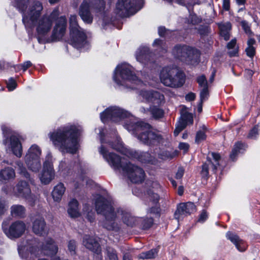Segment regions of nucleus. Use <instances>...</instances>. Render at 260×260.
<instances>
[{"label":"nucleus","mask_w":260,"mask_h":260,"mask_svg":"<svg viewBox=\"0 0 260 260\" xmlns=\"http://www.w3.org/2000/svg\"><path fill=\"white\" fill-rule=\"evenodd\" d=\"M81 131L74 125H68L49 134L54 146L62 152L75 154L78 148V137Z\"/></svg>","instance_id":"f257e3e1"},{"label":"nucleus","mask_w":260,"mask_h":260,"mask_svg":"<svg viewBox=\"0 0 260 260\" xmlns=\"http://www.w3.org/2000/svg\"><path fill=\"white\" fill-rule=\"evenodd\" d=\"M99 152L114 170L122 169L132 182L140 183L144 180L145 173L142 168L130 162L122 165L121 157L115 153L109 152L103 145L99 148Z\"/></svg>","instance_id":"f03ea898"},{"label":"nucleus","mask_w":260,"mask_h":260,"mask_svg":"<svg viewBox=\"0 0 260 260\" xmlns=\"http://www.w3.org/2000/svg\"><path fill=\"white\" fill-rule=\"evenodd\" d=\"M95 208L98 214H102L105 217L103 226L108 231L119 232L121 228L115 222L117 217L111 203L105 198L99 195L95 200Z\"/></svg>","instance_id":"7ed1b4c3"},{"label":"nucleus","mask_w":260,"mask_h":260,"mask_svg":"<svg viewBox=\"0 0 260 260\" xmlns=\"http://www.w3.org/2000/svg\"><path fill=\"white\" fill-rule=\"evenodd\" d=\"M133 68L126 63L118 65L115 69L113 79L119 85L128 86L131 89H137L136 85H142L143 82L136 75Z\"/></svg>","instance_id":"20e7f679"},{"label":"nucleus","mask_w":260,"mask_h":260,"mask_svg":"<svg viewBox=\"0 0 260 260\" xmlns=\"http://www.w3.org/2000/svg\"><path fill=\"white\" fill-rule=\"evenodd\" d=\"M150 125L144 122H137L134 125L136 137L144 144L155 146L164 143V138L160 134L150 130Z\"/></svg>","instance_id":"39448f33"},{"label":"nucleus","mask_w":260,"mask_h":260,"mask_svg":"<svg viewBox=\"0 0 260 260\" xmlns=\"http://www.w3.org/2000/svg\"><path fill=\"white\" fill-rule=\"evenodd\" d=\"M29 0H18L15 2L14 6L23 14L22 22L26 26L28 23L34 25L41 15L43 10L42 4L38 1L34 2L30 6L27 14L25 13L29 4Z\"/></svg>","instance_id":"423d86ee"},{"label":"nucleus","mask_w":260,"mask_h":260,"mask_svg":"<svg viewBox=\"0 0 260 260\" xmlns=\"http://www.w3.org/2000/svg\"><path fill=\"white\" fill-rule=\"evenodd\" d=\"M160 79L165 86L178 88L181 87L185 82V74L176 68L166 67L160 73Z\"/></svg>","instance_id":"0eeeda50"},{"label":"nucleus","mask_w":260,"mask_h":260,"mask_svg":"<svg viewBox=\"0 0 260 260\" xmlns=\"http://www.w3.org/2000/svg\"><path fill=\"white\" fill-rule=\"evenodd\" d=\"M70 24L71 44L76 48H81L86 43V36L77 23L76 15H71Z\"/></svg>","instance_id":"6e6552de"},{"label":"nucleus","mask_w":260,"mask_h":260,"mask_svg":"<svg viewBox=\"0 0 260 260\" xmlns=\"http://www.w3.org/2000/svg\"><path fill=\"white\" fill-rule=\"evenodd\" d=\"M105 3L104 0H85L80 6L79 15L86 23L90 24L93 21V16L90 12V8L96 10L98 12L103 10Z\"/></svg>","instance_id":"1a4fd4ad"},{"label":"nucleus","mask_w":260,"mask_h":260,"mask_svg":"<svg viewBox=\"0 0 260 260\" xmlns=\"http://www.w3.org/2000/svg\"><path fill=\"white\" fill-rule=\"evenodd\" d=\"M142 0H117L115 13L121 18L128 17L138 10Z\"/></svg>","instance_id":"9d476101"},{"label":"nucleus","mask_w":260,"mask_h":260,"mask_svg":"<svg viewBox=\"0 0 260 260\" xmlns=\"http://www.w3.org/2000/svg\"><path fill=\"white\" fill-rule=\"evenodd\" d=\"M2 130L5 139L3 141L5 145L10 143L11 150L14 155L18 157L22 155V148L17 136L13 135L11 129L5 125L2 126Z\"/></svg>","instance_id":"9b49d317"},{"label":"nucleus","mask_w":260,"mask_h":260,"mask_svg":"<svg viewBox=\"0 0 260 260\" xmlns=\"http://www.w3.org/2000/svg\"><path fill=\"white\" fill-rule=\"evenodd\" d=\"M41 150L37 145H32L28 149L25 156V161L28 169L33 172H37L41 168L40 160Z\"/></svg>","instance_id":"f8f14e48"},{"label":"nucleus","mask_w":260,"mask_h":260,"mask_svg":"<svg viewBox=\"0 0 260 260\" xmlns=\"http://www.w3.org/2000/svg\"><path fill=\"white\" fill-rule=\"evenodd\" d=\"M129 113L118 107L113 106L107 108L101 113L100 118L103 122H106L110 120L117 122L120 120L128 117Z\"/></svg>","instance_id":"ddd939ff"},{"label":"nucleus","mask_w":260,"mask_h":260,"mask_svg":"<svg viewBox=\"0 0 260 260\" xmlns=\"http://www.w3.org/2000/svg\"><path fill=\"white\" fill-rule=\"evenodd\" d=\"M2 230L5 235L11 239L20 237L26 230V225L22 221L17 220L13 222L8 228L6 222L2 223Z\"/></svg>","instance_id":"4468645a"},{"label":"nucleus","mask_w":260,"mask_h":260,"mask_svg":"<svg viewBox=\"0 0 260 260\" xmlns=\"http://www.w3.org/2000/svg\"><path fill=\"white\" fill-rule=\"evenodd\" d=\"M35 238L28 239L26 244H23L18 246V253L20 256L27 260H30L37 256L39 247Z\"/></svg>","instance_id":"2eb2a0df"},{"label":"nucleus","mask_w":260,"mask_h":260,"mask_svg":"<svg viewBox=\"0 0 260 260\" xmlns=\"http://www.w3.org/2000/svg\"><path fill=\"white\" fill-rule=\"evenodd\" d=\"M195 49L187 45H176L172 50L174 57L183 62H189L193 58Z\"/></svg>","instance_id":"dca6fc26"},{"label":"nucleus","mask_w":260,"mask_h":260,"mask_svg":"<svg viewBox=\"0 0 260 260\" xmlns=\"http://www.w3.org/2000/svg\"><path fill=\"white\" fill-rule=\"evenodd\" d=\"M15 192L17 196L24 198L29 204L33 206L36 198L31 193L28 183L24 181H20L16 185Z\"/></svg>","instance_id":"f3484780"},{"label":"nucleus","mask_w":260,"mask_h":260,"mask_svg":"<svg viewBox=\"0 0 260 260\" xmlns=\"http://www.w3.org/2000/svg\"><path fill=\"white\" fill-rule=\"evenodd\" d=\"M54 176L55 172L53 169L52 156L50 154H48L43 163V171L40 176V180L42 183L48 184L54 179Z\"/></svg>","instance_id":"a211bd4d"},{"label":"nucleus","mask_w":260,"mask_h":260,"mask_svg":"<svg viewBox=\"0 0 260 260\" xmlns=\"http://www.w3.org/2000/svg\"><path fill=\"white\" fill-rule=\"evenodd\" d=\"M129 158H136L142 163L155 164L156 158L147 152H139L133 150H126L124 153Z\"/></svg>","instance_id":"6ab92c4d"},{"label":"nucleus","mask_w":260,"mask_h":260,"mask_svg":"<svg viewBox=\"0 0 260 260\" xmlns=\"http://www.w3.org/2000/svg\"><path fill=\"white\" fill-rule=\"evenodd\" d=\"M196 211V207L193 203L187 202L179 204L174 213L175 219L179 220L184 216L189 215Z\"/></svg>","instance_id":"aec40b11"},{"label":"nucleus","mask_w":260,"mask_h":260,"mask_svg":"<svg viewBox=\"0 0 260 260\" xmlns=\"http://www.w3.org/2000/svg\"><path fill=\"white\" fill-rule=\"evenodd\" d=\"M211 155L214 161H212L211 158L208 157L207 162L204 163L202 165L201 175L203 178H207L208 177L209 166L211 167L212 171L215 173L217 167L219 165V160L220 159L219 154L212 152Z\"/></svg>","instance_id":"412c9836"},{"label":"nucleus","mask_w":260,"mask_h":260,"mask_svg":"<svg viewBox=\"0 0 260 260\" xmlns=\"http://www.w3.org/2000/svg\"><path fill=\"white\" fill-rule=\"evenodd\" d=\"M193 121L192 115L186 111L182 110L181 111V117L176 124V127L174 131V135L175 137L183 131L187 124H192Z\"/></svg>","instance_id":"4be33fe9"},{"label":"nucleus","mask_w":260,"mask_h":260,"mask_svg":"<svg viewBox=\"0 0 260 260\" xmlns=\"http://www.w3.org/2000/svg\"><path fill=\"white\" fill-rule=\"evenodd\" d=\"M147 195L152 206L147 209V214H152L155 217L160 216V209L158 204L159 196L157 193H154L153 190L149 189L147 191Z\"/></svg>","instance_id":"5701e85b"},{"label":"nucleus","mask_w":260,"mask_h":260,"mask_svg":"<svg viewBox=\"0 0 260 260\" xmlns=\"http://www.w3.org/2000/svg\"><path fill=\"white\" fill-rule=\"evenodd\" d=\"M67 22L66 17L64 16L57 19L51 36L53 41H56L62 38L66 29Z\"/></svg>","instance_id":"b1692460"},{"label":"nucleus","mask_w":260,"mask_h":260,"mask_svg":"<svg viewBox=\"0 0 260 260\" xmlns=\"http://www.w3.org/2000/svg\"><path fill=\"white\" fill-rule=\"evenodd\" d=\"M55 13L54 11L53 12L50 17L46 15L43 16L39 20L37 27V31L39 35H45L50 31L52 25V20L51 18H53Z\"/></svg>","instance_id":"393cba45"},{"label":"nucleus","mask_w":260,"mask_h":260,"mask_svg":"<svg viewBox=\"0 0 260 260\" xmlns=\"http://www.w3.org/2000/svg\"><path fill=\"white\" fill-rule=\"evenodd\" d=\"M83 245L88 249L97 254H101L102 248L98 240L88 235L83 238Z\"/></svg>","instance_id":"a878e982"},{"label":"nucleus","mask_w":260,"mask_h":260,"mask_svg":"<svg viewBox=\"0 0 260 260\" xmlns=\"http://www.w3.org/2000/svg\"><path fill=\"white\" fill-rule=\"evenodd\" d=\"M152 55L153 54L149 51L148 47H142L137 52L136 58L138 61L148 65L149 62H153Z\"/></svg>","instance_id":"bb28decb"},{"label":"nucleus","mask_w":260,"mask_h":260,"mask_svg":"<svg viewBox=\"0 0 260 260\" xmlns=\"http://www.w3.org/2000/svg\"><path fill=\"white\" fill-rule=\"evenodd\" d=\"M226 237L235 245L239 251L244 252L246 250L247 244L235 233L229 231L226 233Z\"/></svg>","instance_id":"cd10ccee"},{"label":"nucleus","mask_w":260,"mask_h":260,"mask_svg":"<svg viewBox=\"0 0 260 260\" xmlns=\"http://www.w3.org/2000/svg\"><path fill=\"white\" fill-rule=\"evenodd\" d=\"M32 231L37 235L44 236L48 234V229L44 219L42 217L36 219L32 223Z\"/></svg>","instance_id":"c85d7f7f"},{"label":"nucleus","mask_w":260,"mask_h":260,"mask_svg":"<svg viewBox=\"0 0 260 260\" xmlns=\"http://www.w3.org/2000/svg\"><path fill=\"white\" fill-rule=\"evenodd\" d=\"M41 249L45 255L51 256L56 254L58 248L52 239L48 238L46 239L45 243L42 245Z\"/></svg>","instance_id":"c756f323"},{"label":"nucleus","mask_w":260,"mask_h":260,"mask_svg":"<svg viewBox=\"0 0 260 260\" xmlns=\"http://www.w3.org/2000/svg\"><path fill=\"white\" fill-rule=\"evenodd\" d=\"M68 213L72 218L80 216V213L79 209V203L77 200L73 199L69 203Z\"/></svg>","instance_id":"7c9ffc66"},{"label":"nucleus","mask_w":260,"mask_h":260,"mask_svg":"<svg viewBox=\"0 0 260 260\" xmlns=\"http://www.w3.org/2000/svg\"><path fill=\"white\" fill-rule=\"evenodd\" d=\"M66 190V187L62 183H59L54 186L52 192V196L53 200L56 202H59L64 194Z\"/></svg>","instance_id":"2f4dec72"},{"label":"nucleus","mask_w":260,"mask_h":260,"mask_svg":"<svg viewBox=\"0 0 260 260\" xmlns=\"http://www.w3.org/2000/svg\"><path fill=\"white\" fill-rule=\"evenodd\" d=\"M154 219L152 217H144L138 218L137 224L140 228L143 230L149 229L153 224Z\"/></svg>","instance_id":"473e14b6"},{"label":"nucleus","mask_w":260,"mask_h":260,"mask_svg":"<svg viewBox=\"0 0 260 260\" xmlns=\"http://www.w3.org/2000/svg\"><path fill=\"white\" fill-rule=\"evenodd\" d=\"M15 173L14 170L10 167H7L0 171V181H7L14 178Z\"/></svg>","instance_id":"72a5a7b5"},{"label":"nucleus","mask_w":260,"mask_h":260,"mask_svg":"<svg viewBox=\"0 0 260 260\" xmlns=\"http://www.w3.org/2000/svg\"><path fill=\"white\" fill-rule=\"evenodd\" d=\"M123 222L128 226L133 227L137 223L138 218L133 216L129 213L121 211Z\"/></svg>","instance_id":"f704fd0d"},{"label":"nucleus","mask_w":260,"mask_h":260,"mask_svg":"<svg viewBox=\"0 0 260 260\" xmlns=\"http://www.w3.org/2000/svg\"><path fill=\"white\" fill-rule=\"evenodd\" d=\"M25 208L21 205H14L11 207V214L15 217L22 218L25 215Z\"/></svg>","instance_id":"c9c22d12"},{"label":"nucleus","mask_w":260,"mask_h":260,"mask_svg":"<svg viewBox=\"0 0 260 260\" xmlns=\"http://www.w3.org/2000/svg\"><path fill=\"white\" fill-rule=\"evenodd\" d=\"M153 46L156 48V53L159 56L162 55L167 52V46L164 40L155 39L153 43Z\"/></svg>","instance_id":"e433bc0d"},{"label":"nucleus","mask_w":260,"mask_h":260,"mask_svg":"<svg viewBox=\"0 0 260 260\" xmlns=\"http://www.w3.org/2000/svg\"><path fill=\"white\" fill-rule=\"evenodd\" d=\"M15 168L17 170L18 173L21 176L28 179L30 183H33V180L30 178L29 174L28 173L26 168L24 166L23 164L20 160L15 162Z\"/></svg>","instance_id":"4c0bfd02"},{"label":"nucleus","mask_w":260,"mask_h":260,"mask_svg":"<svg viewBox=\"0 0 260 260\" xmlns=\"http://www.w3.org/2000/svg\"><path fill=\"white\" fill-rule=\"evenodd\" d=\"M159 252V248H155L150 249L149 251L140 253L138 257L139 259H152L155 258Z\"/></svg>","instance_id":"58836bf2"},{"label":"nucleus","mask_w":260,"mask_h":260,"mask_svg":"<svg viewBox=\"0 0 260 260\" xmlns=\"http://www.w3.org/2000/svg\"><path fill=\"white\" fill-rule=\"evenodd\" d=\"M226 48L230 51L228 54L230 57L236 56L238 54V46H237V40L234 38L232 39L226 45Z\"/></svg>","instance_id":"ea45409f"},{"label":"nucleus","mask_w":260,"mask_h":260,"mask_svg":"<svg viewBox=\"0 0 260 260\" xmlns=\"http://www.w3.org/2000/svg\"><path fill=\"white\" fill-rule=\"evenodd\" d=\"M220 34L225 41H228L230 38V31L232 26L230 23L228 22L220 26Z\"/></svg>","instance_id":"a19ab883"},{"label":"nucleus","mask_w":260,"mask_h":260,"mask_svg":"<svg viewBox=\"0 0 260 260\" xmlns=\"http://www.w3.org/2000/svg\"><path fill=\"white\" fill-rule=\"evenodd\" d=\"M245 145L243 143H242L241 142H237L236 143L234 148L232 149V152L230 154V158L231 159L234 161L236 159V156L239 153H243V151L242 150L243 149L244 150Z\"/></svg>","instance_id":"79ce46f5"},{"label":"nucleus","mask_w":260,"mask_h":260,"mask_svg":"<svg viewBox=\"0 0 260 260\" xmlns=\"http://www.w3.org/2000/svg\"><path fill=\"white\" fill-rule=\"evenodd\" d=\"M150 102L157 105H160L165 102L164 96L158 91H153Z\"/></svg>","instance_id":"37998d69"},{"label":"nucleus","mask_w":260,"mask_h":260,"mask_svg":"<svg viewBox=\"0 0 260 260\" xmlns=\"http://www.w3.org/2000/svg\"><path fill=\"white\" fill-rule=\"evenodd\" d=\"M150 111L152 117L155 119L161 118L163 117L165 113L164 111L157 106L150 107Z\"/></svg>","instance_id":"c03bdc74"},{"label":"nucleus","mask_w":260,"mask_h":260,"mask_svg":"<svg viewBox=\"0 0 260 260\" xmlns=\"http://www.w3.org/2000/svg\"><path fill=\"white\" fill-rule=\"evenodd\" d=\"M175 151H164L159 154V157L162 159H171L177 155Z\"/></svg>","instance_id":"a18cd8bd"},{"label":"nucleus","mask_w":260,"mask_h":260,"mask_svg":"<svg viewBox=\"0 0 260 260\" xmlns=\"http://www.w3.org/2000/svg\"><path fill=\"white\" fill-rule=\"evenodd\" d=\"M197 81L200 89L208 87V82L205 75H202L197 77Z\"/></svg>","instance_id":"49530a36"},{"label":"nucleus","mask_w":260,"mask_h":260,"mask_svg":"<svg viewBox=\"0 0 260 260\" xmlns=\"http://www.w3.org/2000/svg\"><path fill=\"white\" fill-rule=\"evenodd\" d=\"M77 243L74 240H71L68 242V250L71 255H74L76 253Z\"/></svg>","instance_id":"de8ad7c7"},{"label":"nucleus","mask_w":260,"mask_h":260,"mask_svg":"<svg viewBox=\"0 0 260 260\" xmlns=\"http://www.w3.org/2000/svg\"><path fill=\"white\" fill-rule=\"evenodd\" d=\"M153 91L152 90H142L139 92V96H141L144 100H145L147 102H150L151 98Z\"/></svg>","instance_id":"09e8293b"},{"label":"nucleus","mask_w":260,"mask_h":260,"mask_svg":"<svg viewBox=\"0 0 260 260\" xmlns=\"http://www.w3.org/2000/svg\"><path fill=\"white\" fill-rule=\"evenodd\" d=\"M107 256L109 260H119L117 251L113 248H107Z\"/></svg>","instance_id":"8fccbe9b"},{"label":"nucleus","mask_w":260,"mask_h":260,"mask_svg":"<svg viewBox=\"0 0 260 260\" xmlns=\"http://www.w3.org/2000/svg\"><path fill=\"white\" fill-rule=\"evenodd\" d=\"M241 26L244 30V32L248 35L249 36L253 35L252 31L251 30L250 26L247 21L243 20L241 22Z\"/></svg>","instance_id":"3c124183"},{"label":"nucleus","mask_w":260,"mask_h":260,"mask_svg":"<svg viewBox=\"0 0 260 260\" xmlns=\"http://www.w3.org/2000/svg\"><path fill=\"white\" fill-rule=\"evenodd\" d=\"M209 95L208 87L200 89V98L201 102H204L208 99Z\"/></svg>","instance_id":"603ef678"},{"label":"nucleus","mask_w":260,"mask_h":260,"mask_svg":"<svg viewBox=\"0 0 260 260\" xmlns=\"http://www.w3.org/2000/svg\"><path fill=\"white\" fill-rule=\"evenodd\" d=\"M206 138V135L205 132L199 131L197 132L196 136L195 142L196 143H200L202 141L205 140Z\"/></svg>","instance_id":"864d4df0"},{"label":"nucleus","mask_w":260,"mask_h":260,"mask_svg":"<svg viewBox=\"0 0 260 260\" xmlns=\"http://www.w3.org/2000/svg\"><path fill=\"white\" fill-rule=\"evenodd\" d=\"M258 127L257 125L254 126L253 128H252L248 135V137L250 139H256L258 135Z\"/></svg>","instance_id":"5fc2aeb1"},{"label":"nucleus","mask_w":260,"mask_h":260,"mask_svg":"<svg viewBox=\"0 0 260 260\" xmlns=\"http://www.w3.org/2000/svg\"><path fill=\"white\" fill-rule=\"evenodd\" d=\"M108 144L113 149L118 151L121 152L123 149L122 143L118 141L116 144H114L112 142H109Z\"/></svg>","instance_id":"6e6d98bb"},{"label":"nucleus","mask_w":260,"mask_h":260,"mask_svg":"<svg viewBox=\"0 0 260 260\" xmlns=\"http://www.w3.org/2000/svg\"><path fill=\"white\" fill-rule=\"evenodd\" d=\"M245 51L247 55L250 58H253L255 54V48L253 46L247 47Z\"/></svg>","instance_id":"4d7b16f0"},{"label":"nucleus","mask_w":260,"mask_h":260,"mask_svg":"<svg viewBox=\"0 0 260 260\" xmlns=\"http://www.w3.org/2000/svg\"><path fill=\"white\" fill-rule=\"evenodd\" d=\"M16 82L13 78H10L7 83V87L10 91L13 90L16 87Z\"/></svg>","instance_id":"13d9d810"},{"label":"nucleus","mask_w":260,"mask_h":260,"mask_svg":"<svg viewBox=\"0 0 260 260\" xmlns=\"http://www.w3.org/2000/svg\"><path fill=\"white\" fill-rule=\"evenodd\" d=\"M208 217V214L207 211L205 210H203L200 214L198 221L199 222L203 223L207 220Z\"/></svg>","instance_id":"bf43d9fd"},{"label":"nucleus","mask_w":260,"mask_h":260,"mask_svg":"<svg viewBox=\"0 0 260 260\" xmlns=\"http://www.w3.org/2000/svg\"><path fill=\"white\" fill-rule=\"evenodd\" d=\"M7 208L5 201L0 199V218L5 213Z\"/></svg>","instance_id":"052dcab7"},{"label":"nucleus","mask_w":260,"mask_h":260,"mask_svg":"<svg viewBox=\"0 0 260 260\" xmlns=\"http://www.w3.org/2000/svg\"><path fill=\"white\" fill-rule=\"evenodd\" d=\"M198 32L201 36H206L209 32V28L207 26H200L198 28Z\"/></svg>","instance_id":"680f3d73"},{"label":"nucleus","mask_w":260,"mask_h":260,"mask_svg":"<svg viewBox=\"0 0 260 260\" xmlns=\"http://www.w3.org/2000/svg\"><path fill=\"white\" fill-rule=\"evenodd\" d=\"M222 9L225 11H229L231 8V0H222Z\"/></svg>","instance_id":"e2e57ef3"},{"label":"nucleus","mask_w":260,"mask_h":260,"mask_svg":"<svg viewBox=\"0 0 260 260\" xmlns=\"http://www.w3.org/2000/svg\"><path fill=\"white\" fill-rule=\"evenodd\" d=\"M184 174V169L183 167H179L177 172L176 173L175 178L176 179H180L182 178Z\"/></svg>","instance_id":"0e129e2a"},{"label":"nucleus","mask_w":260,"mask_h":260,"mask_svg":"<svg viewBox=\"0 0 260 260\" xmlns=\"http://www.w3.org/2000/svg\"><path fill=\"white\" fill-rule=\"evenodd\" d=\"M189 146L188 144L186 143L182 142L179 143L178 148L180 150H184V152H186L188 150Z\"/></svg>","instance_id":"69168bd1"},{"label":"nucleus","mask_w":260,"mask_h":260,"mask_svg":"<svg viewBox=\"0 0 260 260\" xmlns=\"http://www.w3.org/2000/svg\"><path fill=\"white\" fill-rule=\"evenodd\" d=\"M32 66V63L30 61H26L20 65L21 69L23 71H25L27 69Z\"/></svg>","instance_id":"338daca9"},{"label":"nucleus","mask_w":260,"mask_h":260,"mask_svg":"<svg viewBox=\"0 0 260 260\" xmlns=\"http://www.w3.org/2000/svg\"><path fill=\"white\" fill-rule=\"evenodd\" d=\"M196 98V94L193 92H189L185 96V100L187 101H194Z\"/></svg>","instance_id":"774afa93"}]
</instances>
